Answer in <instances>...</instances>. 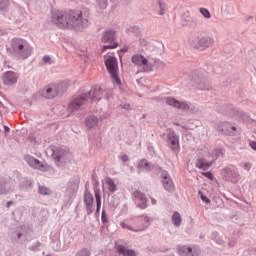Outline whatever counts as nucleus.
<instances>
[{
	"mask_svg": "<svg viewBox=\"0 0 256 256\" xmlns=\"http://www.w3.org/2000/svg\"><path fill=\"white\" fill-rule=\"evenodd\" d=\"M138 167L140 169H146V171H149L151 169V165L149 164V162H147V160H141L138 164Z\"/></svg>",
	"mask_w": 256,
	"mask_h": 256,
	"instance_id": "b1692460",
	"label": "nucleus"
},
{
	"mask_svg": "<svg viewBox=\"0 0 256 256\" xmlns=\"http://www.w3.org/2000/svg\"><path fill=\"white\" fill-rule=\"evenodd\" d=\"M117 47V42H113L112 45H104L102 48V51H105L106 49H116Z\"/></svg>",
	"mask_w": 256,
	"mask_h": 256,
	"instance_id": "c756f323",
	"label": "nucleus"
},
{
	"mask_svg": "<svg viewBox=\"0 0 256 256\" xmlns=\"http://www.w3.org/2000/svg\"><path fill=\"white\" fill-rule=\"evenodd\" d=\"M201 38L199 36H191L189 39V45L194 49H199V43Z\"/></svg>",
	"mask_w": 256,
	"mask_h": 256,
	"instance_id": "aec40b11",
	"label": "nucleus"
},
{
	"mask_svg": "<svg viewBox=\"0 0 256 256\" xmlns=\"http://www.w3.org/2000/svg\"><path fill=\"white\" fill-rule=\"evenodd\" d=\"M105 65L115 84L121 85V80H119V75L117 74L119 71V67L117 66V58H115L113 54L108 53L105 56Z\"/></svg>",
	"mask_w": 256,
	"mask_h": 256,
	"instance_id": "39448f33",
	"label": "nucleus"
},
{
	"mask_svg": "<svg viewBox=\"0 0 256 256\" xmlns=\"http://www.w3.org/2000/svg\"><path fill=\"white\" fill-rule=\"evenodd\" d=\"M167 105L175 107L176 109H189V105L186 102H181L172 97L165 98Z\"/></svg>",
	"mask_w": 256,
	"mask_h": 256,
	"instance_id": "f8f14e48",
	"label": "nucleus"
},
{
	"mask_svg": "<svg viewBox=\"0 0 256 256\" xmlns=\"http://www.w3.org/2000/svg\"><path fill=\"white\" fill-rule=\"evenodd\" d=\"M232 131H237V128L235 126L231 127Z\"/></svg>",
	"mask_w": 256,
	"mask_h": 256,
	"instance_id": "79ce46f5",
	"label": "nucleus"
},
{
	"mask_svg": "<svg viewBox=\"0 0 256 256\" xmlns=\"http://www.w3.org/2000/svg\"><path fill=\"white\" fill-rule=\"evenodd\" d=\"M91 97L92 101H97V99H101V91L99 89L91 90L88 94H82L76 98H73L71 103L69 104L70 111H77L80 107H83L87 100Z\"/></svg>",
	"mask_w": 256,
	"mask_h": 256,
	"instance_id": "7ed1b4c3",
	"label": "nucleus"
},
{
	"mask_svg": "<svg viewBox=\"0 0 256 256\" xmlns=\"http://www.w3.org/2000/svg\"><path fill=\"white\" fill-rule=\"evenodd\" d=\"M11 205H13V202L11 201L7 202V207H11Z\"/></svg>",
	"mask_w": 256,
	"mask_h": 256,
	"instance_id": "58836bf2",
	"label": "nucleus"
},
{
	"mask_svg": "<svg viewBox=\"0 0 256 256\" xmlns=\"http://www.w3.org/2000/svg\"><path fill=\"white\" fill-rule=\"evenodd\" d=\"M58 94H59V87L55 84L46 86L42 91V95L46 99H53L54 97H57Z\"/></svg>",
	"mask_w": 256,
	"mask_h": 256,
	"instance_id": "0eeeda50",
	"label": "nucleus"
},
{
	"mask_svg": "<svg viewBox=\"0 0 256 256\" xmlns=\"http://www.w3.org/2000/svg\"><path fill=\"white\" fill-rule=\"evenodd\" d=\"M85 123H86V127H88V129H95V127H97V125H99V120L95 116H89L86 119Z\"/></svg>",
	"mask_w": 256,
	"mask_h": 256,
	"instance_id": "f3484780",
	"label": "nucleus"
},
{
	"mask_svg": "<svg viewBox=\"0 0 256 256\" xmlns=\"http://www.w3.org/2000/svg\"><path fill=\"white\" fill-rule=\"evenodd\" d=\"M244 169H245L246 171H250V170H251V163H246V164H244Z\"/></svg>",
	"mask_w": 256,
	"mask_h": 256,
	"instance_id": "72a5a7b5",
	"label": "nucleus"
},
{
	"mask_svg": "<svg viewBox=\"0 0 256 256\" xmlns=\"http://www.w3.org/2000/svg\"><path fill=\"white\" fill-rule=\"evenodd\" d=\"M170 140V147L172 151H178L179 150V136L175 135V132H171L169 136Z\"/></svg>",
	"mask_w": 256,
	"mask_h": 256,
	"instance_id": "4468645a",
	"label": "nucleus"
},
{
	"mask_svg": "<svg viewBox=\"0 0 256 256\" xmlns=\"http://www.w3.org/2000/svg\"><path fill=\"white\" fill-rule=\"evenodd\" d=\"M93 201V194L86 190L84 193V204L88 215H91V213H93Z\"/></svg>",
	"mask_w": 256,
	"mask_h": 256,
	"instance_id": "9b49d317",
	"label": "nucleus"
},
{
	"mask_svg": "<svg viewBox=\"0 0 256 256\" xmlns=\"http://www.w3.org/2000/svg\"><path fill=\"white\" fill-rule=\"evenodd\" d=\"M18 79L19 76L13 71H8L2 76V81L4 85H15Z\"/></svg>",
	"mask_w": 256,
	"mask_h": 256,
	"instance_id": "9d476101",
	"label": "nucleus"
},
{
	"mask_svg": "<svg viewBox=\"0 0 256 256\" xmlns=\"http://www.w3.org/2000/svg\"><path fill=\"white\" fill-rule=\"evenodd\" d=\"M162 183L166 191H173V189H175V186H173V180L171 179L167 172H164L162 174Z\"/></svg>",
	"mask_w": 256,
	"mask_h": 256,
	"instance_id": "ddd939ff",
	"label": "nucleus"
},
{
	"mask_svg": "<svg viewBox=\"0 0 256 256\" xmlns=\"http://www.w3.org/2000/svg\"><path fill=\"white\" fill-rule=\"evenodd\" d=\"M157 4L159 5V15H164L165 13V4L161 0H158Z\"/></svg>",
	"mask_w": 256,
	"mask_h": 256,
	"instance_id": "bb28decb",
	"label": "nucleus"
},
{
	"mask_svg": "<svg viewBox=\"0 0 256 256\" xmlns=\"http://www.w3.org/2000/svg\"><path fill=\"white\" fill-rule=\"evenodd\" d=\"M43 61H44V63H49V61H51V57H49V56H44V57H43Z\"/></svg>",
	"mask_w": 256,
	"mask_h": 256,
	"instance_id": "f704fd0d",
	"label": "nucleus"
},
{
	"mask_svg": "<svg viewBox=\"0 0 256 256\" xmlns=\"http://www.w3.org/2000/svg\"><path fill=\"white\" fill-rule=\"evenodd\" d=\"M117 251L120 255H123V256H136L137 255L135 253V251L129 250V249L125 248V246H123V245H118Z\"/></svg>",
	"mask_w": 256,
	"mask_h": 256,
	"instance_id": "dca6fc26",
	"label": "nucleus"
},
{
	"mask_svg": "<svg viewBox=\"0 0 256 256\" xmlns=\"http://www.w3.org/2000/svg\"><path fill=\"white\" fill-rule=\"evenodd\" d=\"M214 162H215V159H213L210 162H207V160L200 158L196 161V167L198 169H203V171H206V169H209V167H211V165H213Z\"/></svg>",
	"mask_w": 256,
	"mask_h": 256,
	"instance_id": "2eb2a0df",
	"label": "nucleus"
},
{
	"mask_svg": "<svg viewBox=\"0 0 256 256\" xmlns=\"http://www.w3.org/2000/svg\"><path fill=\"white\" fill-rule=\"evenodd\" d=\"M12 49L14 54L19 57V59H27L31 55V46L27 44V41L19 38L12 40Z\"/></svg>",
	"mask_w": 256,
	"mask_h": 256,
	"instance_id": "20e7f679",
	"label": "nucleus"
},
{
	"mask_svg": "<svg viewBox=\"0 0 256 256\" xmlns=\"http://www.w3.org/2000/svg\"><path fill=\"white\" fill-rule=\"evenodd\" d=\"M200 199H201V201H203L207 205H209V203H211V200H209V198H207V196H205L203 194L200 195Z\"/></svg>",
	"mask_w": 256,
	"mask_h": 256,
	"instance_id": "2f4dec72",
	"label": "nucleus"
},
{
	"mask_svg": "<svg viewBox=\"0 0 256 256\" xmlns=\"http://www.w3.org/2000/svg\"><path fill=\"white\" fill-rule=\"evenodd\" d=\"M9 6V0H0V9H6Z\"/></svg>",
	"mask_w": 256,
	"mask_h": 256,
	"instance_id": "c85d7f7f",
	"label": "nucleus"
},
{
	"mask_svg": "<svg viewBox=\"0 0 256 256\" xmlns=\"http://www.w3.org/2000/svg\"><path fill=\"white\" fill-rule=\"evenodd\" d=\"M134 199L139 209H147V198L145 197V194L141 193L139 190H136L134 192Z\"/></svg>",
	"mask_w": 256,
	"mask_h": 256,
	"instance_id": "1a4fd4ad",
	"label": "nucleus"
},
{
	"mask_svg": "<svg viewBox=\"0 0 256 256\" xmlns=\"http://www.w3.org/2000/svg\"><path fill=\"white\" fill-rule=\"evenodd\" d=\"M25 161L33 169H38L39 171H45V165H43V163H41V161H39L37 158L30 155H26Z\"/></svg>",
	"mask_w": 256,
	"mask_h": 256,
	"instance_id": "6e6552de",
	"label": "nucleus"
},
{
	"mask_svg": "<svg viewBox=\"0 0 256 256\" xmlns=\"http://www.w3.org/2000/svg\"><path fill=\"white\" fill-rule=\"evenodd\" d=\"M212 41L209 38H200L199 48L198 49H207L210 45H212Z\"/></svg>",
	"mask_w": 256,
	"mask_h": 256,
	"instance_id": "412c9836",
	"label": "nucleus"
},
{
	"mask_svg": "<svg viewBox=\"0 0 256 256\" xmlns=\"http://www.w3.org/2000/svg\"><path fill=\"white\" fill-rule=\"evenodd\" d=\"M152 205H157V201L155 199H152Z\"/></svg>",
	"mask_w": 256,
	"mask_h": 256,
	"instance_id": "ea45409f",
	"label": "nucleus"
},
{
	"mask_svg": "<svg viewBox=\"0 0 256 256\" xmlns=\"http://www.w3.org/2000/svg\"><path fill=\"white\" fill-rule=\"evenodd\" d=\"M122 229H127L134 233H139L145 231V228L149 226V217L147 216H138L133 218H127L120 223Z\"/></svg>",
	"mask_w": 256,
	"mask_h": 256,
	"instance_id": "f03ea898",
	"label": "nucleus"
},
{
	"mask_svg": "<svg viewBox=\"0 0 256 256\" xmlns=\"http://www.w3.org/2000/svg\"><path fill=\"white\" fill-rule=\"evenodd\" d=\"M184 249H187V251H188L189 253H191V252L193 251V249H192L191 247H188V248L184 247Z\"/></svg>",
	"mask_w": 256,
	"mask_h": 256,
	"instance_id": "e433bc0d",
	"label": "nucleus"
},
{
	"mask_svg": "<svg viewBox=\"0 0 256 256\" xmlns=\"http://www.w3.org/2000/svg\"><path fill=\"white\" fill-rule=\"evenodd\" d=\"M76 256H91V252H89L87 249H83L78 252Z\"/></svg>",
	"mask_w": 256,
	"mask_h": 256,
	"instance_id": "cd10ccee",
	"label": "nucleus"
},
{
	"mask_svg": "<svg viewBox=\"0 0 256 256\" xmlns=\"http://www.w3.org/2000/svg\"><path fill=\"white\" fill-rule=\"evenodd\" d=\"M81 17H83L81 10H56L52 12L51 22L60 29H79L86 25Z\"/></svg>",
	"mask_w": 256,
	"mask_h": 256,
	"instance_id": "f257e3e1",
	"label": "nucleus"
},
{
	"mask_svg": "<svg viewBox=\"0 0 256 256\" xmlns=\"http://www.w3.org/2000/svg\"><path fill=\"white\" fill-rule=\"evenodd\" d=\"M95 199H96V213H100L101 211V193L99 192V190L95 191Z\"/></svg>",
	"mask_w": 256,
	"mask_h": 256,
	"instance_id": "4be33fe9",
	"label": "nucleus"
},
{
	"mask_svg": "<svg viewBox=\"0 0 256 256\" xmlns=\"http://www.w3.org/2000/svg\"><path fill=\"white\" fill-rule=\"evenodd\" d=\"M121 161H123V163H127V161H129V157L127 155H123L121 156Z\"/></svg>",
	"mask_w": 256,
	"mask_h": 256,
	"instance_id": "473e14b6",
	"label": "nucleus"
},
{
	"mask_svg": "<svg viewBox=\"0 0 256 256\" xmlns=\"http://www.w3.org/2000/svg\"><path fill=\"white\" fill-rule=\"evenodd\" d=\"M103 8L107 7V2L103 1Z\"/></svg>",
	"mask_w": 256,
	"mask_h": 256,
	"instance_id": "a19ab883",
	"label": "nucleus"
},
{
	"mask_svg": "<svg viewBox=\"0 0 256 256\" xmlns=\"http://www.w3.org/2000/svg\"><path fill=\"white\" fill-rule=\"evenodd\" d=\"M115 41V31H106L102 37V43H113Z\"/></svg>",
	"mask_w": 256,
	"mask_h": 256,
	"instance_id": "a211bd4d",
	"label": "nucleus"
},
{
	"mask_svg": "<svg viewBox=\"0 0 256 256\" xmlns=\"http://www.w3.org/2000/svg\"><path fill=\"white\" fill-rule=\"evenodd\" d=\"M250 146L254 149V151H256V142H251Z\"/></svg>",
	"mask_w": 256,
	"mask_h": 256,
	"instance_id": "c9c22d12",
	"label": "nucleus"
},
{
	"mask_svg": "<svg viewBox=\"0 0 256 256\" xmlns=\"http://www.w3.org/2000/svg\"><path fill=\"white\" fill-rule=\"evenodd\" d=\"M18 239H21V234H18Z\"/></svg>",
	"mask_w": 256,
	"mask_h": 256,
	"instance_id": "c03bdc74",
	"label": "nucleus"
},
{
	"mask_svg": "<svg viewBox=\"0 0 256 256\" xmlns=\"http://www.w3.org/2000/svg\"><path fill=\"white\" fill-rule=\"evenodd\" d=\"M200 13L205 19H211V13L206 8H200Z\"/></svg>",
	"mask_w": 256,
	"mask_h": 256,
	"instance_id": "a878e982",
	"label": "nucleus"
},
{
	"mask_svg": "<svg viewBox=\"0 0 256 256\" xmlns=\"http://www.w3.org/2000/svg\"><path fill=\"white\" fill-rule=\"evenodd\" d=\"M57 161H58V163H59L60 161H63V156H59V157L57 158Z\"/></svg>",
	"mask_w": 256,
	"mask_h": 256,
	"instance_id": "4c0bfd02",
	"label": "nucleus"
},
{
	"mask_svg": "<svg viewBox=\"0 0 256 256\" xmlns=\"http://www.w3.org/2000/svg\"><path fill=\"white\" fill-rule=\"evenodd\" d=\"M106 185H108V189L109 191H111V193H115V190L117 189V185H115V181H113V179L107 178Z\"/></svg>",
	"mask_w": 256,
	"mask_h": 256,
	"instance_id": "5701e85b",
	"label": "nucleus"
},
{
	"mask_svg": "<svg viewBox=\"0 0 256 256\" xmlns=\"http://www.w3.org/2000/svg\"><path fill=\"white\" fill-rule=\"evenodd\" d=\"M5 131H9V128H8V127H5Z\"/></svg>",
	"mask_w": 256,
	"mask_h": 256,
	"instance_id": "37998d69",
	"label": "nucleus"
},
{
	"mask_svg": "<svg viewBox=\"0 0 256 256\" xmlns=\"http://www.w3.org/2000/svg\"><path fill=\"white\" fill-rule=\"evenodd\" d=\"M131 61L134 65H137V67H141V69L145 73H149V71H153V64H151V62H149V59H147L145 56L141 54H136L132 56Z\"/></svg>",
	"mask_w": 256,
	"mask_h": 256,
	"instance_id": "423d86ee",
	"label": "nucleus"
},
{
	"mask_svg": "<svg viewBox=\"0 0 256 256\" xmlns=\"http://www.w3.org/2000/svg\"><path fill=\"white\" fill-rule=\"evenodd\" d=\"M38 191L40 195H51V190L45 186H39Z\"/></svg>",
	"mask_w": 256,
	"mask_h": 256,
	"instance_id": "393cba45",
	"label": "nucleus"
},
{
	"mask_svg": "<svg viewBox=\"0 0 256 256\" xmlns=\"http://www.w3.org/2000/svg\"><path fill=\"white\" fill-rule=\"evenodd\" d=\"M181 214L179 212H174L172 215V223L175 227H181Z\"/></svg>",
	"mask_w": 256,
	"mask_h": 256,
	"instance_id": "6ab92c4d",
	"label": "nucleus"
},
{
	"mask_svg": "<svg viewBox=\"0 0 256 256\" xmlns=\"http://www.w3.org/2000/svg\"><path fill=\"white\" fill-rule=\"evenodd\" d=\"M202 175L204 176V177H207V179H210V181H213V173H211V172H202Z\"/></svg>",
	"mask_w": 256,
	"mask_h": 256,
	"instance_id": "7c9ffc66",
	"label": "nucleus"
}]
</instances>
